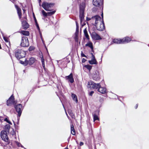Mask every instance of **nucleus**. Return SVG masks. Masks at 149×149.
<instances>
[{
  "mask_svg": "<svg viewBox=\"0 0 149 149\" xmlns=\"http://www.w3.org/2000/svg\"><path fill=\"white\" fill-rule=\"evenodd\" d=\"M42 12L44 16L46 17L48 15L47 13H46L44 10H42Z\"/></svg>",
  "mask_w": 149,
  "mask_h": 149,
  "instance_id": "32",
  "label": "nucleus"
},
{
  "mask_svg": "<svg viewBox=\"0 0 149 149\" xmlns=\"http://www.w3.org/2000/svg\"><path fill=\"white\" fill-rule=\"evenodd\" d=\"M101 15L102 16V18L103 17V14L102 13V14Z\"/></svg>",
  "mask_w": 149,
  "mask_h": 149,
  "instance_id": "51",
  "label": "nucleus"
},
{
  "mask_svg": "<svg viewBox=\"0 0 149 149\" xmlns=\"http://www.w3.org/2000/svg\"><path fill=\"white\" fill-rule=\"evenodd\" d=\"M101 2V0H93V5L95 6H99Z\"/></svg>",
  "mask_w": 149,
  "mask_h": 149,
  "instance_id": "17",
  "label": "nucleus"
},
{
  "mask_svg": "<svg viewBox=\"0 0 149 149\" xmlns=\"http://www.w3.org/2000/svg\"><path fill=\"white\" fill-rule=\"evenodd\" d=\"M90 20H91L93 22H95V20L92 19V17L91 18L87 17L86 18V20L87 21H89Z\"/></svg>",
  "mask_w": 149,
  "mask_h": 149,
  "instance_id": "36",
  "label": "nucleus"
},
{
  "mask_svg": "<svg viewBox=\"0 0 149 149\" xmlns=\"http://www.w3.org/2000/svg\"><path fill=\"white\" fill-rule=\"evenodd\" d=\"M75 36L74 38V40L76 42H78V34H79V31L78 30L77 31H76V32L75 33Z\"/></svg>",
  "mask_w": 149,
  "mask_h": 149,
  "instance_id": "23",
  "label": "nucleus"
},
{
  "mask_svg": "<svg viewBox=\"0 0 149 149\" xmlns=\"http://www.w3.org/2000/svg\"><path fill=\"white\" fill-rule=\"evenodd\" d=\"M84 35L85 36L86 39L89 40V35L88 34L87 31V29L86 28H85L84 30Z\"/></svg>",
  "mask_w": 149,
  "mask_h": 149,
  "instance_id": "21",
  "label": "nucleus"
},
{
  "mask_svg": "<svg viewBox=\"0 0 149 149\" xmlns=\"http://www.w3.org/2000/svg\"><path fill=\"white\" fill-rule=\"evenodd\" d=\"M10 134L12 135L13 136H15V131L13 130H12L10 132Z\"/></svg>",
  "mask_w": 149,
  "mask_h": 149,
  "instance_id": "33",
  "label": "nucleus"
},
{
  "mask_svg": "<svg viewBox=\"0 0 149 149\" xmlns=\"http://www.w3.org/2000/svg\"><path fill=\"white\" fill-rule=\"evenodd\" d=\"M4 121H6V122H8V119L7 118H6L4 119Z\"/></svg>",
  "mask_w": 149,
  "mask_h": 149,
  "instance_id": "45",
  "label": "nucleus"
},
{
  "mask_svg": "<svg viewBox=\"0 0 149 149\" xmlns=\"http://www.w3.org/2000/svg\"><path fill=\"white\" fill-rule=\"evenodd\" d=\"M72 97L73 100L75 101L76 103L78 102V100L77 96L74 94H72Z\"/></svg>",
  "mask_w": 149,
  "mask_h": 149,
  "instance_id": "22",
  "label": "nucleus"
},
{
  "mask_svg": "<svg viewBox=\"0 0 149 149\" xmlns=\"http://www.w3.org/2000/svg\"><path fill=\"white\" fill-rule=\"evenodd\" d=\"M54 5L53 3L44 2L42 3V6L46 11H50L53 8Z\"/></svg>",
  "mask_w": 149,
  "mask_h": 149,
  "instance_id": "4",
  "label": "nucleus"
},
{
  "mask_svg": "<svg viewBox=\"0 0 149 149\" xmlns=\"http://www.w3.org/2000/svg\"><path fill=\"white\" fill-rule=\"evenodd\" d=\"M55 12V11H53L52 12L47 13L48 15L51 16L54 14Z\"/></svg>",
  "mask_w": 149,
  "mask_h": 149,
  "instance_id": "31",
  "label": "nucleus"
},
{
  "mask_svg": "<svg viewBox=\"0 0 149 149\" xmlns=\"http://www.w3.org/2000/svg\"><path fill=\"white\" fill-rule=\"evenodd\" d=\"M93 93L94 92L93 91H91L89 93V95H90L92 96Z\"/></svg>",
  "mask_w": 149,
  "mask_h": 149,
  "instance_id": "40",
  "label": "nucleus"
},
{
  "mask_svg": "<svg viewBox=\"0 0 149 149\" xmlns=\"http://www.w3.org/2000/svg\"><path fill=\"white\" fill-rule=\"evenodd\" d=\"M15 143L17 145L18 147H19L21 145V144L17 141H15Z\"/></svg>",
  "mask_w": 149,
  "mask_h": 149,
  "instance_id": "35",
  "label": "nucleus"
},
{
  "mask_svg": "<svg viewBox=\"0 0 149 149\" xmlns=\"http://www.w3.org/2000/svg\"><path fill=\"white\" fill-rule=\"evenodd\" d=\"M131 40V39L128 37H127L122 39L123 43H127Z\"/></svg>",
  "mask_w": 149,
  "mask_h": 149,
  "instance_id": "19",
  "label": "nucleus"
},
{
  "mask_svg": "<svg viewBox=\"0 0 149 149\" xmlns=\"http://www.w3.org/2000/svg\"><path fill=\"white\" fill-rule=\"evenodd\" d=\"M85 6L86 5L85 3H81L80 5V12H84Z\"/></svg>",
  "mask_w": 149,
  "mask_h": 149,
  "instance_id": "15",
  "label": "nucleus"
},
{
  "mask_svg": "<svg viewBox=\"0 0 149 149\" xmlns=\"http://www.w3.org/2000/svg\"><path fill=\"white\" fill-rule=\"evenodd\" d=\"M17 102L15 101L14 96L12 95L7 101L6 104L8 106H10L12 104L14 105L16 104Z\"/></svg>",
  "mask_w": 149,
  "mask_h": 149,
  "instance_id": "7",
  "label": "nucleus"
},
{
  "mask_svg": "<svg viewBox=\"0 0 149 149\" xmlns=\"http://www.w3.org/2000/svg\"><path fill=\"white\" fill-rule=\"evenodd\" d=\"M138 106V104H136V106L135 107V108L136 109L137 108Z\"/></svg>",
  "mask_w": 149,
  "mask_h": 149,
  "instance_id": "49",
  "label": "nucleus"
},
{
  "mask_svg": "<svg viewBox=\"0 0 149 149\" xmlns=\"http://www.w3.org/2000/svg\"><path fill=\"white\" fill-rule=\"evenodd\" d=\"M20 45L23 47H27L29 46V43L26 37L24 36L22 37Z\"/></svg>",
  "mask_w": 149,
  "mask_h": 149,
  "instance_id": "6",
  "label": "nucleus"
},
{
  "mask_svg": "<svg viewBox=\"0 0 149 149\" xmlns=\"http://www.w3.org/2000/svg\"><path fill=\"white\" fill-rule=\"evenodd\" d=\"M71 133L72 134H73V135H75V131L74 129L73 125H71Z\"/></svg>",
  "mask_w": 149,
  "mask_h": 149,
  "instance_id": "24",
  "label": "nucleus"
},
{
  "mask_svg": "<svg viewBox=\"0 0 149 149\" xmlns=\"http://www.w3.org/2000/svg\"><path fill=\"white\" fill-rule=\"evenodd\" d=\"M86 61V59L84 58H83L82 60V63H84Z\"/></svg>",
  "mask_w": 149,
  "mask_h": 149,
  "instance_id": "43",
  "label": "nucleus"
},
{
  "mask_svg": "<svg viewBox=\"0 0 149 149\" xmlns=\"http://www.w3.org/2000/svg\"><path fill=\"white\" fill-rule=\"evenodd\" d=\"M33 17H34V19H35V18H36L34 15H33Z\"/></svg>",
  "mask_w": 149,
  "mask_h": 149,
  "instance_id": "53",
  "label": "nucleus"
},
{
  "mask_svg": "<svg viewBox=\"0 0 149 149\" xmlns=\"http://www.w3.org/2000/svg\"><path fill=\"white\" fill-rule=\"evenodd\" d=\"M66 114L67 116L68 117V114H67V113H66Z\"/></svg>",
  "mask_w": 149,
  "mask_h": 149,
  "instance_id": "55",
  "label": "nucleus"
},
{
  "mask_svg": "<svg viewBox=\"0 0 149 149\" xmlns=\"http://www.w3.org/2000/svg\"><path fill=\"white\" fill-rule=\"evenodd\" d=\"M92 38L95 40H99L102 39L100 36L95 32H93L91 34Z\"/></svg>",
  "mask_w": 149,
  "mask_h": 149,
  "instance_id": "12",
  "label": "nucleus"
},
{
  "mask_svg": "<svg viewBox=\"0 0 149 149\" xmlns=\"http://www.w3.org/2000/svg\"><path fill=\"white\" fill-rule=\"evenodd\" d=\"M92 59L90 61H89V63L91 64H97V63L95 58V56L92 53Z\"/></svg>",
  "mask_w": 149,
  "mask_h": 149,
  "instance_id": "13",
  "label": "nucleus"
},
{
  "mask_svg": "<svg viewBox=\"0 0 149 149\" xmlns=\"http://www.w3.org/2000/svg\"><path fill=\"white\" fill-rule=\"evenodd\" d=\"M14 106L16 111L18 113V116L20 117L21 115L23 109L22 105L21 104H19L17 105L15 104Z\"/></svg>",
  "mask_w": 149,
  "mask_h": 149,
  "instance_id": "8",
  "label": "nucleus"
},
{
  "mask_svg": "<svg viewBox=\"0 0 149 149\" xmlns=\"http://www.w3.org/2000/svg\"><path fill=\"white\" fill-rule=\"evenodd\" d=\"M7 122L10 124H12L11 123L10 121H9L8 120Z\"/></svg>",
  "mask_w": 149,
  "mask_h": 149,
  "instance_id": "48",
  "label": "nucleus"
},
{
  "mask_svg": "<svg viewBox=\"0 0 149 149\" xmlns=\"http://www.w3.org/2000/svg\"><path fill=\"white\" fill-rule=\"evenodd\" d=\"M15 7L17 9V13L19 16V18L20 19L21 18L22 16V13L21 12V9L20 8H19V7L17 5H15Z\"/></svg>",
  "mask_w": 149,
  "mask_h": 149,
  "instance_id": "18",
  "label": "nucleus"
},
{
  "mask_svg": "<svg viewBox=\"0 0 149 149\" xmlns=\"http://www.w3.org/2000/svg\"><path fill=\"white\" fill-rule=\"evenodd\" d=\"M41 1V0H39V3H40Z\"/></svg>",
  "mask_w": 149,
  "mask_h": 149,
  "instance_id": "50",
  "label": "nucleus"
},
{
  "mask_svg": "<svg viewBox=\"0 0 149 149\" xmlns=\"http://www.w3.org/2000/svg\"><path fill=\"white\" fill-rule=\"evenodd\" d=\"M101 19L100 17L98 15H95L92 17V19L95 20V26L97 29L102 31L105 29V25L104 22L100 21Z\"/></svg>",
  "mask_w": 149,
  "mask_h": 149,
  "instance_id": "1",
  "label": "nucleus"
},
{
  "mask_svg": "<svg viewBox=\"0 0 149 149\" xmlns=\"http://www.w3.org/2000/svg\"><path fill=\"white\" fill-rule=\"evenodd\" d=\"M35 61V59L33 57L30 58L29 60L26 59L25 60V63H24L25 66L28 64L30 65H32L34 63Z\"/></svg>",
  "mask_w": 149,
  "mask_h": 149,
  "instance_id": "11",
  "label": "nucleus"
},
{
  "mask_svg": "<svg viewBox=\"0 0 149 149\" xmlns=\"http://www.w3.org/2000/svg\"><path fill=\"white\" fill-rule=\"evenodd\" d=\"M84 67L86 68L89 71L92 68V66L89 65H85Z\"/></svg>",
  "mask_w": 149,
  "mask_h": 149,
  "instance_id": "30",
  "label": "nucleus"
},
{
  "mask_svg": "<svg viewBox=\"0 0 149 149\" xmlns=\"http://www.w3.org/2000/svg\"><path fill=\"white\" fill-rule=\"evenodd\" d=\"M15 55L17 59H19L25 56L26 53L22 49H17L15 52Z\"/></svg>",
  "mask_w": 149,
  "mask_h": 149,
  "instance_id": "3",
  "label": "nucleus"
},
{
  "mask_svg": "<svg viewBox=\"0 0 149 149\" xmlns=\"http://www.w3.org/2000/svg\"><path fill=\"white\" fill-rule=\"evenodd\" d=\"M36 26L37 29H38V30H39L40 29V28H39V26L38 25V23H37V24H36Z\"/></svg>",
  "mask_w": 149,
  "mask_h": 149,
  "instance_id": "41",
  "label": "nucleus"
},
{
  "mask_svg": "<svg viewBox=\"0 0 149 149\" xmlns=\"http://www.w3.org/2000/svg\"><path fill=\"white\" fill-rule=\"evenodd\" d=\"M81 56L82 57H86V56H85V55L83 53L82 51L81 52Z\"/></svg>",
  "mask_w": 149,
  "mask_h": 149,
  "instance_id": "38",
  "label": "nucleus"
},
{
  "mask_svg": "<svg viewBox=\"0 0 149 149\" xmlns=\"http://www.w3.org/2000/svg\"><path fill=\"white\" fill-rule=\"evenodd\" d=\"M65 149H68V148H65Z\"/></svg>",
  "mask_w": 149,
  "mask_h": 149,
  "instance_id": "56",
  "label": "nucleus"
},
{
  "mask_svg": "<svg viewBox=\"0 0 149 149\" xmlns=\"http://www.w3.org/2000/svg\"><path fill=\"white\" fill-rule=\"evenodd\" d=\"M22 26L23 29H26L29 27V24L25 21H24L22 22Z\"/></svg>",
  "mask_w": 149,
  "mask_h": 149,
  "instance_id": "16",
  "label": "nucleus"
},
{
  "mask_svg": "<svg viewBox=\"0 0 149 149\" xmlns=\"http://www.w3.org/2000/svg\"><path fill=\"white\" fill-rule=\"evenodd\" d=\"M93 78L95 81H97L100 79L99 72L98 71L96 70L94 71L92 75Z\"/></svg>",
  "mask_w": 149,
  "mask_h": 149,
  "instance_id": "10",
  "label": "nucleus"
},
{
  "mask_svg": "<svg viewBox=\"0 0 149 149\" xmlns=\"http://www.w3.org/2000/svg\"><path fill=\"white\" fill-rule=\"evenodd\" d=\"M84 145V143L82 142H81L80 143V145L81 146L83 145Z\"/></svg>",
  "mask_w": 149,
  "mask_h": 149,
  "instance_id": "44",
  "label": "nucleus"
},
{
  "mask_svg": "<svg viewBox=\"0 0 149 149\" xmlns=\"http://www.w3.org/2000/svg\"><path fill=\"white\" fill-rule=\"evenodd\" d=\"M41 62L42 63V65L43 68L45 69V68L44 59L43 58V56H42V57H41Z\"/></svg>",
  "mask_w": 149,
  "mask_h": 149,
  "instance_id": "28",
  "label": "nucleus"
},
{
  "mask_svg": "<svg viewBox=\"0 0 149 149\" xmlns=\"http://www.w3.org/2000/svg\"><path fill=\"white\" fill-rule=\"evenodd\" d=\"M3 39H4V40L5 41V42H9V41L8 40V39L6 37H3Z\"/></svg>",
  "mask_w": 149,
  "mask_h": 149,
  "instance_id": "34",
  "label": "nucleus"
},
{
  "mask_svg": "<svg viewBox=\"0 0 149 149\" xmlns=\"http://www.w3.org/2000/svg\"><path fill=\"white\" fill-rule=\"evenodd\" d=\"M93 120L94 121H95V120H99V118L97 116V115H96L94 114L93 115Z\"/></svg>",
  "mask_w": 149,
  "mask_h": 149,
  "instance_id": "29",
  "label": "nucleus"
},
{
  "mask_svg": "<svg viewBox=\"0 0 149 149\" xmlns=\"http://www.w3.org/2000/svg\"><path fill=\"white\" fill-rule=\"evenodd\" d=\"M21 33L24 36H28L29 33V31H21Z\"/></svg>",
  "mask_w": 149,
  "mask_h": 149,
  "instance_id": "25",
  "label": "nucleus"
},
{
  "mask_svg": "<svg viewBox=\"0 0 149 149\" xmlns=\"http://www.w3.org/2000/svg\"><path fill=\"white\" fill-rule=\"evenodd\" d=\"M76 22V27H77L76 31H77L78 30V23H77V22Z\"/></svg>",
  "mask_w": 149,
  "mask_h": 149,
  "instance_id": "37",
  "label": "nucleus"
},
{
  "mask_svg": "<svg viewBox=\"0 0 149 149\" xmlns=\"http://www.w3.org/2000/svg\"><path fill=\"white\" fill-rule=\"evenodd\" d=\"M113 42L116 44H123L122 39H115L113 40Z\"/></svg>",
  "mask_w": 149,
  "mask_h": 149,
  "instance_id": "20",
  "label": "nucleus"
},
{
  "mask_svg": "<svg viewBox=\"0 0 149 149\" xmlns=\"http://www.w3.org/2000/svg\"><path fill=\"white\" fill-rule=\"evenodd\" d=\"M1 136L2 139L7 143V144L10 143V141L8 137L7 132L5 130L2 131L1 132Z\"/></svg>",
  "mask_w": 149,
  "mask_h": 149,
  "instance_id": "5",
  "label": "nucleus"
},
{
  "mask_svg": "<svg viewBox=\"0 0 149 149\" xmlns=\"http://www.w3.org/2000/svg\"><path fill=\"white\" fill-rule=\"evenodd\" d=\"M66 114L67 116L68 117V114H67V113H66Z\"/></svg>",
  "mask_w": 149,
  "mask_h": 149,
  "instance_id": "54",
  "label": "nucleus"
},
{
  "mask_svg": "<svg viewBox=\"0 0 149 149\" xmlns=\"http://www.w3.org/2000/svg\"><path fill=\"white\" fill-rule=\"evenodd\" d=\"M20 146L22 148L23 147V146L21 144V145H20Z\"/></svg>",
  "mask_w": 149,
  "mask_h": 149,
  "instance_id": "52",
  "label": "nucleus"
},
{
  "mask_svg": "<svg viewBox=\"0 0 149 149\" xmlns=\"http://www.w3.org/2000/svg\"><path fill=\"white\" fill-rule=\"evenodd\" d=\"M65 78L66 79H68L69 81L72 83L74 82V79L72 76V73L68 76H66Z\"/></svg>",
  "mask_w": 149,
  "mask_h": 149,
  "instance_id": "14",
  "label": "nucleus"
},
{
  "mask_svg": "<svg viewBox=\"0 0 149 149\" xmlns=\"http://www.w3.org/2000/svg\"><path fill=\"white\" fill-rule=\"evenodd\" d=\"M87 86L91 89L98 88V91L102 94H104L106 92L105 88L101 87L100 84H96L92 81L88 82Z\"/></svg>",
  "mask_w": 149,
  "mask_h": 149,
  "instance_id": "2",
  "label": "nucleus"
},
{
  "mask_svg": "<svg viewBox=\"0 0 149 149\" xmlns=\"http://www.w3.org/2000/svg\"><path fill=\"white\" fill-rule=\"evenodd\" d=\"M86 46H88L90 47L91 49H93V43L91 42H89L86 45Z\"/></svg>",
  "mask_w": 149,
  "mask_h": 149,
  "instance_id": "26",
  "label": "nucleus"
},
{
  "mask_svg": "<svg viewBox=\"0 0 149 149\" xmlns=\"http://www.w3.org/2000/svg\"><path fill=\"white\" fill-rule=\"evenodd\" d=\"M79 18L81 25L84 26L86 24L84 22V12H80Z\"/></svg>",
  "mask_w": 149,
  "mask_h": 149,
  "instance_id": "9",
  "label": "nucleus"
},
{
  "mask_svg": "<svg viewBox=\"0 0 149 149\" xmlns=\"http://www.w3.org/2000/svg\"><path fill=\"white\" fill-rule=\"evenodd\" d=\"M68 112L69 114V115L72 117V118H73L74 117V116L71 110H68Z\"/></svg>",
  "mask_w": 149,
  "mask_h": 149,
  "instance_id": "27",
  "label": "nucleus"
},
{
  "mask_svg": "<svg viewBox=\"0 0 149 149\" xmlns=\"http://www.w3.org/2000/svg\"><path fill=\"white\" fill-rule=\"evenodd\" d=\"M40 37H41V40H42V41L43 42V43H44V41L43 40V38H42V36L41 35V34L40 35Z\"/></svg>",
  "mask_w": 149,
  "mask_h": 149,
  "instance_id": "42",
  "label": "nucleus"
},
{
  "mask_svg": "<svg viewBox=\"0 0 149 149\" xmlns=\"http://www.w3.org/2000/svg\"><path fill=\"white\" fill-rule=\"evenodd\" d=\"M34 20L35 21V24H37V22L36 18H35Z\"/></svg>",
  "mask_w": 149,
  "mask_h": 149,
  "instance_id": "47",
  "label": "nucleus"
},
{
  "mask_svg": "<svg viewBox=\"0 0 149 149\" xmlns=\"http://www.w3.org/2000/svg\"><path fill=\"white\" fill-rule=\"evenodd\" d=\"M20 63L21 64H23L25 66V64H24V63H25V61H20Z\"/></svg>",
  "mask_w": 149,
  "mask_h": 149,
  "instance_id": "39",
  "label": "nucleus"
},
{
  "mask_svg": "<svg viewBox=\"0 0 149 149\" xmlns=\"http://www.w3.org/2000/svg\"><path fill=\"white\" fill-rule=\"evenodd\" d=\"M6 127H7V128L8 129H9V128H10V125H7L6 126Z\"/></svg>",
  "mask_w": 149,
  "mask_h": 149,
  "instance_id": "46",
  "label": "nucleus"
}]
</instances>
